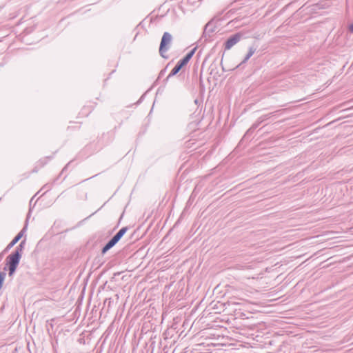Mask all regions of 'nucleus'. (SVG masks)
Here are the masks:
<instances>
[{"label":"nucleus","instance_id":"nucleus-1","mask_svg":"<svg viewBox=\"0 0 353 353\" xmlns=\"http://www.w3.org/2000/svg\"><path fill=\"white\" fill-rule=\"evenodd\" d=\"M26 244V240H23L21 241L19 245H17L14 250L10 254H9L6 259V267L4 268V270L8 268V275L9 276H12L17 268L20 263L23 250L24 249Z\"/></svg>","mask_w":353,"mask_h":353},{"label":"nucleus","instance_id":"nucleus-2","mask_svg":"<svg viewBox=\"0 0 353 353\" xmlns=\"http://www.w3.org/2000/svg\"><path fill=\"white\" fill-rule=\"evenodd\" d=\"M172 39L173 38L170 33L168 32L163 33L159 49V54L163 59H168V56L166 53L171 48Z\"/></svg>","mask_w":353,"mask_h":353},{"label":"nucleus","instance_id":"nucleus-3","mask_svg":"<svg viewBox=\"0 0 353 353\" xmlns=\"http://www.w3.org/2000/svg\"><path fill=\"white\" fill-rule=\"evenodd\" d=\"M216 31V26L214 23L210 21L207 23L204 27L203 32L201 39H204V42L211 41V38Z\"/></svg>","mask_w":353,"mask_h":353},{"label":"nucleus","instance_id":"nucleus-4","mask_svg":"<svg viewBox=\"0 0 353 353\" xmlns=\"http://www.w3.org/2000/svg\"><path fill=\"white\" fill-rule=\"evenodd\" d=\"M243 33L239 32L231 35L224 43V48L225 50L231 49L243 37Z\"/></svg>","mask_w":353,"mask_h":353},{"label":"nucleus","instance_id":"nucleus-5","mask_svg":"<svg viewBox=\"0 0 353 353\" xmlns=\"http://www.w3.org/2000/svg\"><path fill=\"white\" fill-rule=\"evenodd\" d=\"M275 112H270V113H268L266 114H263V115L261 116L260 117H259L258 119L256 120V121L254 123H253L252 125V126L247 130L245 135L252 134L259 127V125L261 123L264 122L265 121H266L268 119H270V117H272L274 114Z\"/></svg>","mask_w":353,"mask_h":353},{"label":"nucleus","instance_id":"nucleus-6","mask_svg":"<svg viewBox=\"0 0 353 353\" xmlns=\"http://www.w3.org/2000/svg\"><path fill=\"white\" fill-rule=\"evenodd\" d=\"M188 63L185 61V60H183L182 59H180L176 64V65L173 68V69L171 70L170 73L168 75V77L164 79V81L166 83L168 79L176 75L179 72V71Z\"/></svg>","mask_w":353,"mask_h":353},{"label":"nucleus","instance_id":"nucleus-7","mask_svg":"<svg viewBox=\"0 0 353 353\" xmlns=\"http://www.w3.org/2000/svg\"><path fill=\"white\" fill-rule=\"evenodd\" d=\"M26 231V227L23 228L11 241V242L7 245L3 252H7L10 249H11L23 236V234Z\"/></svg>","mask_w":353,"mask_h":353},{"label":"nucleus","instance_id":"nucleus-8","mask_svg":"<svg viewBox=\"0 0 353 353\" xmlns=\"http://www.w3.org/2000/svg\"><path fill=\"white\" fill-rule=\"evenodd\" d=\"M256 50V48H254L253 46L250 47L246 56L245 57L243 60L236 66L235 69L240 68L243 64L245 63L249 60V59L254 54ZM233 70H234V68Z\"/></svg>","mask_w":353,"mask_h":353},{"label":"nucleus","instance_id":"nucleus-9","mask_svg":"<svg viewBox=\"0 0 353 353\" xmlns=\"http://www.w3.org/2000/svg\"><path fill=\"white\" fill-rule=\"evenodd\" d=\"M118 242L113 238L108 241V242L102 248L101 254L104 255L108 250L112 248Z\"/></svg>","mask_w":353,"mask_h":353},{"label":"nucleus","instance_id":"nucleus-10","mask_svg":"<svg viewBox=\"0 0 353 353\" xmlns=\"http://www.w3.org/2000/svg\"><path fill=\"white\" fill-rule=\"evenodd\" d=\"M128 227H123L121 228L112 237L119 242L120 239L123 236L125 232L128 231Z\"/></svg>","mask_w":353,"mask_h":353},{"label":"nucleus","instance_id":"nucleus-11","mask_svg":"<svg viewBox=\"0 0 353 353\" xmlns=\"http://www.w3.org/2000/svg\"><path fill=\"white\" fill-rule=\"evenodd\" d=\"M196 49V48H194L192 50H191L189 52L186 54V55L183 58H182V59L185 60V61L188 63L194 54Z\"/></svg>","mask_w":353,"mask_h":353},{"label":"nucleus","instance_id":"nucleus-12","mask_svg":"<svg viewBox=\"0 0 353 353\" xmlns=\"http://www.w3.org/2000/svg\"><path fill=\"white\" fill-rule=\"evenodd\" d=\"M6 276V273L4 271L0 272V290L1 289V288L3 286Z\"/></svg>","mask_w":353,"mask_h":353},{"label":"nucleus","instance_id":"nucleus-13","mask_svg":"<svg viewBox=\"0 0 353 353\" xmlns=\"http://www.w3.org/2000/svg\"><path fill=\"white\" fill-rule=\"evenodd\" d=\"M166 68H165L163 69H162L159 74V76H158V78L157 79V81L159 80L161 78H162L165 74V72H166Z\"/></svg>","mask_w":353,"mask_h":353},{"label":"nucleus","instance_id":"nucleus-14","mask_svg":"<svg viewBox=\"0 0 353 353\" xmlns=\"http://www.w3.org/2000/svg\"><path fill=\"white\" fill-rule=\"evenodd\" d=\"M54 320L53 319H51L49 322V321H47V330L48 332H50V328L48 327V326H50L52 329L53 328V323H52V321Z\"/></svg>","mask_w":353,"mask_h":353},{"label":"nucleus","instance_id":"nucleus-15","mask_svg":"<svg viewBox=\"0 0 353 353\" xmlns=\"http://www.w3.org/2000/svg\"><path fill=\"white\" fill-rule=\"evenodd\" d=\"M188 3L191 6H194L196 3V0H188Z\"/></svg>","mask_w":353,"mask_h":353},{"label":"nucleus","instance_id":"nucleus-16","mask_svg":"<svg viewBox=\"0 0 353 353\" xmlns=\"http://www.w3.org/2000/svg\"><path fill=\"white\" fill-rule=\"evenodd\" d=\"M107 303H108V307H109L111 303V299H105V300L104 301V304H106Z\"/></svg>","mask_w":353,"mask_h":353},{"label":"nucleus","instance_id":"nucleus-17","mask_svg":"<svg viewBox=\"0 0 353 353\" xmlns=\"http://www.w3.org/2000/svg\"><path fill=\"white\" fill-rule=\"evenodd\" d=\"M350 31L353 33V23L349 27Z\"/></svg>","mask_w":353,"mask_h":353},{"label":"nucleus","instance_id":"nucleus-18","mask_svg":"<svg viewBox=\"0 0 353 353\" xmlns=\"http://www.w3.org/2000/svg\"><path fill=\"white\" fill-rule=\"evenodd\" d=\"M4 252H3V251L1 253H0V262L1 261V260H2V259H3V253H4Z\"/></svg>","mask_w":353,"mask_h":353},{"label":"nucleus","instance_id":"nucleus-19","mask_svg":"<svg viewBox=\"0 0 353 353\" xmlns=\"http://www.w3.org/2000/svg\"><path fill=\"white\" fill-rule=\"evenodd\" d=\"M19 350L18 349L17 346H16V347H14V352H13L12 353H16V352H18Z\"/></svg>","mask_w":353,"mask_h":353},{"label":"nucleus","instance_id":"nucleus-20","mask_svg":"<svg viewBox=\"0 0 353 353\" xmlns=\"http://www.w3.org/2000/svg\"><path fill=\"white\" fill-rule=\"evenodd\" d=\"M119 274H120V273H119V272L114 273V276H117V275H119Z\"/></svg>","mask_w":353,"mask_h":353},{"label":"nucleus","instance_id":"nucleus-21","mask_svg":"<svg viewBox=\"0 0 353 353\" xmlns=\"http://www.w3.org/2000/svg\"><path fill=\"white\" fill-rule=\"evenodd\" d=\"M94 176H92L89 177V179H91L94 178Z\"/></svg>","mask_w":353,"mask_h":353},{"label":"nucleus","instance_id":"nucleus-22","mask_svg":"<svg viewBox=\"0 0 353 353\" xmlns=\"http://www.w3.org/2000/svg\"><path fill=\"white\" fill-rule=\"evenodd\" d=\"M94 176H92L89 177V179H91L94 178Z\"/></svg>","mask_w":353,"mask_h":353},{"label":"nucleus","instance_id":"nucleus-23","mask_svg":"<svg viewBox=\"0 0 353 353\" xmlns=\"http://www.w3.org/2000/svg\"><path fill=\"white\" fill-rule=\"evenodd\" d=\"M94 176H92L89 177V179H91L94 178Z\"/></svg>","mask_w":353,"mask_h":353}]
</instances>
